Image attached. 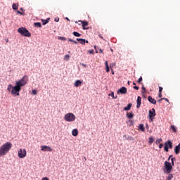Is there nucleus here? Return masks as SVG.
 I'll return each instance as SVG.
<instances>
[{
  "instance_id": "nucleus-16",
  "label": "nucleus",
  "mask_w": 180,
  "mask_h": 180,
  "mask_svg": "<svg viewBox=\"0 0 180 180\" xmlns=\"http://www.w3.org/2000/svg\"><path fill=\"white\" fill-rule=\"evenodd\" d=\"M139 129L141 130V131H146V128H144V124H140L139 126Z\"/></svg>"
},
{
  "instance_id": "nucleus-43",
  "label": "nucleus",
  "mask_w": 180,
  "mask_h": 180,
  "mask_svg": "<svg viewBox=\"0 0 180 180\" xmlns=\"http://www.w3.org/2000/svg\"><path fill=\"white\" fill-rule=\"evenodd\" d=\"M162 147H164V144L163 143H160L159 145V148H162Z\"/></svg>"
},
{
  "instance_id": "nucleus-4",
  "label": "nucleus",
  "mask_w": 180,
  "mask_h": 180,
  "mask_svg": "<svg viewBox=\"0 0 180 180\" xmlns=\"http://www.w3.org/2000/svg\"><path fill=\"white\" fill-rule=\"evenodd\" d=\"M64 120H65V122H75V115H74L71 112L65 114L64 116Z\"/></svg>"
},
{
  "instance_id": "nucleus-60",
  "label": "nucleus",
  "mask_w": 180,
  "mask_h": 180,
  "mask_svg": "<svg viewBox=\"0 0 180 180\" xmlns=\"http://www.w3.org/2000/svg\"><path fill=\"white\" fill-rule=\"evenodd\" d=\"M20 11H23V8H20Z\"/></svg>"
},
{
  "instance_id": "nucleus-52",
  "label": "nucleus",
  "mask_w": 180,
  "mask_h": 180,
  "mask_svg": "<svg viewBox=\"0 0 180 180\" xmlns=\"http://www.w3.org/2000/svg\"><path fill=\"white\" fill-rule=\"evenodd\" d=\"M58 20H60V19H58V18L55 19V22H58Z\"/></svg>"
},
{
  "instance_id": "nucleus-41",
  "label": "nucleus",
  "mask_w": 180,
  "mask_h": 180,
  "mask_svg": "<svg viewBox=\"0 0 180 180\" xmlns=\"http://www.w3.org/2000/svg\"><path fill=\"white\" fill-rule=\"evenodd\" d=\"M88 52L89 53V54H94V50L93 49L89 50Z\"/></svg>"
},
{
  "instance_id": "nucleus-38",
  "label": "nucleus",
  "mask_w": 180,
  "mask_h": 180,
  "mask_svg": "<svg viewBox=\"0 0 180 180\" xmlns=\"http://www.w3.org/2000/svg\"><path fill=\"white\" fill-rule=\"evenodd\" d=\"M115 65H116V63H115L110 64V67L111 69L113 68V67H115Z\"/></svg>"
},
{
  "instance_id": "nucleus-51",
  "label": "nucleus",
  "mask_w": 180,
  "mask_h": 180,
  "mask_svg": "<svg viewBox=\"0 0 180 180\" xmlns=\"http://www.w3.org/2000/svg\"><path fill=\"white\" fill-rule=\"evenodd\" d=\"M112 98H113V99H117V96H114Z\"/></svg>"
},
{
  "instance_id": "nucleus-55",
  "label": "nucleus",
  "mask_w": 180,
  "mask_h": 180,
  "mask_svg": "<svg viewBox=\"0 0 180 180\" xmlns=\"http://www.w3.org/2000/svg\"><path fill=\"white\" fill-rule=\"evenodd\" d=\"M83 67H86V65L82 64Z\"/></svg>"
},
{
  "instance_id": "nucleus-11",
  "label": "nucleus",
  "mask_w": 180,
  "mask_h": 180,
  "mask_svg": "<svg viewBox=\"0 0 180 180\" xmlns=\"http://www.w3.org/2000/svg\"><path fill=\"white\" fill-rule=\"evenodd\" d=\"M117 94H127V89L124 86H122V88L118 89Z\"/></svg>"
},
{
  "instance_id": "nucleus-49",
  "label": "nucleus",
  "mask_w": 180,
  "mask_h": 180,
  "mask_svg": "<svg viewBox=\"0 0 180 180\" xmlns=\"http://www.w3.org/2000/svg\"><path fill=\"white\" fill-rule=\"evenodd\" d=\"M161 101H164V98H160V100H158V102H159V103H160V102H161Z\"/></svg>"
},
{
  "instance_id": "nucleus-26",
  "label": "nucleus",
  "mask_w": 180,
  "mask_h": 180,
  "mask_svg": "<svg viewBox=\"0 0 180 180\" xmlns=\"http://www.w3.org/2000/svg\"><path fill=\"white\" fill-rule=\"evenodd\" d=\"M172 178H174V175H172V174L169 173V175L167 177L166 180H171V179H172Z\"/></svg>"
},
{
  "instance_id": "nucleus-58",
  "label": "nucleus",
  "mask_w": 180,
  "mask_h": 180,
  "mask_svg": "<svg viewBox=\"0 0 180 180\" xmlns=\"http://www.w3.org/2000/svg\"><path fill=\"white\" fill-rule=\"evenodd\" d=\"M128 85H130V81H128Z\"/></svg>"
},
{
  "instance_id": "nucleus-13",
  "label": "nucleus",
  "mask_w": 180,
  "mask_h": 180,
  "mask_svg": "<svg viewBox=\"0 0 180 180\" xmlns=\"http://www.w3.org/2000/svg\"><path fill=\"white\" fill-rule=\"evenodd\" d=\"M136 102H137L136 108H137V109H139V108H140V106H141V97L138 96Z\"/></svg>"
},
{
  "instance_id": "nucleus-42",
  "label": "nucleus",
  "mask_w": 180,
  "mask_h": 180,
  "mask_svg": "<svg viewBox=\"0 0 180 180\" xmlns=\"http://www.w3.org/2000/svg\"><path fill=\"white\" fill-rule=\"evenodd\" d=\"M109 96H112L113 98L115 96V93L112 92L110 94H109Z\"/></svg>"
},
{
  "instance_id": "nucleus-17",
  "label": "nucleus",
  "mask_w": 180,
  "mask_h": 180,
  "mask_svg": "<svg viewBox=\"0 0 180 180\" xmlns=\"http://www.w3.org/2000/svg\"><path fill=\"white\" fill-rule=\"evenodd\" d=\"M134 117V115L133 114V112L127 113V117H128V119H133Z\"/></svg>"
},
{
  "instance_id": "nucleus-3",
  "label": "nucleus",
  "mask_w": 180,
  "mask_h": 180,
  "mask_svg": "<svg viewBox=\"0 0 180 180\" xmlns=\"http://www.w3.org/2000/svg\"><path fill=\"white\" fill-rule=\"evenodd\" d=\"M18 33H20L22 36H24L25 37H30L32 36V34L29 32V30L25 27H20L18 30Z\"/></svg>"
},
{
  "instance_id": "nucleus-53",
  "label": "nucleus",
  "mask_w": 180,
  "mask_h": 180,
  "mask_svg": "<svg viewBox=\"0 0 180 180\" xmlns=\"http://www.w3.org/2000/svg\"><path fill=\"white\" fill-rule=\"evenodd\" d=\"M172 157V155H170L168 158V161H169V160H171V158Z\"/></svg>"
},
{
  "instance_id": "nucleus-22",
  "label": "nucleus",
  "mask_w": 180,
  "mask_h": 180,
  "mask_svg": "<svg viewBox=\"0 0 180 180\" xmlns=\"http://www.w3.org/2000/svg\"><path fill=\"white\" fill-rule=\"evenodd\" d=\"M77 41L80 42V44L85 45V39L81 38H77Z\"/></svg>"
},
{
  "instance_id": "nucleus-7",
  "label": "nucleus",
  "mask_w": 180,
  "mask_h": 180,
  "mask_svg": "<svg viewBox=\"0 0 180 180\" xmlns=\"http://www.w3.org/2000/svg\"><path fill=\"white\" fill-rule=\"evenodd\" d=\"M18 155L19 158H25V157H26V155H27L26 149L20 148L18 150Z\"/></svg>"
},
{
  "instance_id": "nucleus-33",
  "label": "nucleus",
  "mask_w": 180,
  "mask_h": 180,
  "mask_svg": "<svg viewBox=\"0 0 180 180\" xmlns=\"http://www.w3.org/2000/svg\"><path fill=\"white\" fill-rule=\"evenodd\" d=\"M149 143L150 144H153V143H154V139L153 137L149 138Z\"/></svg>"
},
{
  "instance_id": "nucleus-48",
  "label": "nucleus",
  "mask_w": 180,
  "mask_h": 180,
  "mask_svg": "<svg viewBox=\"0 0 180 180\" xmlns=\"http://www.w3.org/2000/svg\"><path fill=\"white\" fill-rule=\"evenodd\" d=\"M158 96H159V98H162V93H159Z\"/></svg>"
},
{
  "instance_id": "nucleus-19",
  "label": "nucleus",
  "mask_w": 180,
  "mask_h": 180,
  "mask_svg": "<svg viewBox=\"0 0 180 180\" xmlns=\"http://www.w3.org/2000/svg\"><path fill=\"white\" fill-rule=\"evenodd\" d=\"M12 8H13V9L14 11L18 10V8H19V4H13L12 5Z\"/></svg>"
},
{
  "instance_id": "nucleus-32",
  "label": "nucleus",
  "mask_w": 180,
  "mask_h": 180,
  "mask_svg": "<svg viewBox=\"0 0 180 180\" xmlns=\"http://www.w3.org/2000/svg\"><path fill=\"white\" fill-rule=\"evenodd\" d=\"M58 40H63V41H65V40H67V38L64 37H59Z\"/></svg>"
},
{
  "instance_id": "nucleus-34",
  "label": "nucleus",
  "mask_w": 180,
  "mask_h": 180,
  "mask_svg": "<svg viewBox=\"0 0 180 180\" xmlns=\"http://www.w3.org/2000/svg\"><path fill=\"white\" fill-rule=\"evenodd\" d=\"M127 140H129V141H133V140H134V138H133V136H128Z\"/></svg>"
},
{
  "instance_id": "nucleus-10",
  "label": "nucleus",
  "mask_w": 180,
  "mask_h": 180,
  "mask_svg": "<svg viewBox=\"0 0 180 180\" xmlns=\"http://www.w3.org/2000/svg\"><path fill=\"white\" fill-rule=\"evenodd\" d=\"M148 116H149V118H150L151 120H153V119L155 116V109L152 108V110H149V115Z\"/></svg>"
},
{
  "instance_id": "nucleus-14",
  "label": "nucleus",
  "mask_w": 180,
  "mask_h": 180,
  "mask_svg": "<svg viewBox=\"0 0 180 180\" xmlns=\"http://www.w3.org/2000/svg\"><path fill=\"white\" fill-rule=\"evenodd\" d=\"M74 85H75V86H76V88H78V86H81V85H82V81L76 80Z\"/></svg>"
},
{
  "instance_id": "nucleus-9",
  "label": "nucleus",
  "mask_w": 180,
  "mask_h": 180,
  "mask_svg": "<svg viewBox=\"0 0 180 180\" xmlns=\"http://www.w3.org/2000/svg\"><path fill=\"white\" fill-rule=\"evenodd\" d=\"M79 22H81L82 26V29L84 30H88V29H89V27H86V26H88V25H89L87 21L79 20Z\"/></svg>"
},
{
  "instance_id": "nucleus-2",
  "label": "nucleus",
  "mask_w": 180,
  "mask_h": 180,
  "mask_svg": "<svg viewBox=\"0 0 180 180\" xmlns=\"http://www.w3.org/2000/svg\"><path fill=\"white\" fill-rule=\"evenodd\" d=\"M13 145L11 142H6L0 147V157H4L6 155L12 148Z\"/></svg>"
},
{
  "instance_id": "nucleus-18",
  "label": "nucleus",
  "mask_w": 180,
  "mask_h": 180,
  "mask_svg": "<svg viewBox=\"0 0 180 180\" xmlns=\"http://www.w3.org/2000/svg\"><path fill=\"white\" fill-rule=\"evenodd\" d=\"M72 136H74L75 137L78 136V129H75L72 131Z\"/></svg>"
},
{
  "instance_id": "nucleus-61",
  "label": "nucleus",
  "mask_w": 180,
  "mask_h": 180,
  "mask_svg": "<svg viewBox=\"0 0 180 180\" xmlns=\"http://www.w3.org/2000/svg\"><path fill=\"white\" fill-rule=\"evenodd\" d=\"M66 20H70V19H68V18H66Z\"/></svg>"
},
{
  "instance_id": "nucleus-47",
  "label": "nucleus",
  "mask_w": 180,
  "mask_h": 180,
  "mask_svg": "<svg viewBox=\"0 0 180 180\" xmlns=\"http://www.w3.org/2000/svg\"><path fill=\"white\" fill-rule=\"evenodd\" d=\"M99 53H103V50H102V49H98Z\"/></svg>"
},
{
  "instance_id": "nucleus-64",
  "label": "nucleus",
  "mask_w": 180,
  "mask_h": 180,
  "mask_svg": "<svg viewBox=\"0 0 180 180\" xmlns=\"http://www.w3.org/2000/svg\"><path fill=\"white\" fill-rule=\"evenodd\" d=\"M167 147H169V145H167Z\"/></svg>"
},
{
  "instance_id": "nucleus-27",
  "label": "nucleus",
  "mask_w": 180,
  "mask_h": 180,
  "mask_svg": "<svg viewBox=\"0 0 180 180\" xmlns=\"http://www.w3.org/2000/svg\"><path fill=\"white\" fill-rule=\"evenodd\" d=\"M49 20H50V18H48L47 20H42V25H47V23H49Z\"/></svg>"
},
{
  "instance_id": "nucleus-50",
  "label": "nucleus",
  "mask_w": 180,
  "mask_h": 180,
  "mask_svg": "<svg viewBox=\"0 0 180 180\" xmlns=\"http://www.w3.org/2000/svg\"><path fill=\"white\" fill-rule=\"evenodd\" d=\"M94 49H96V53H98V49H96V46H94Z\"/></svg>"
},
{
  "instance_id": "nucleus-1",
  "label": "nucleus",
  "mask_w": 180,
  "mask_h": 180,
  "mask_svg": "<svg viewBox=\"0 0 180 180\" xmlns=\"http://www.w3.org/2000/svg\"><path fill=\"white\" fill-rule=\"evenodd\" d=\"M27 81H29V77L25 75L22 79L15 82V86H13L12 84H9L7 91L11 92V95L14 96H19L20 95L19 92H20L22 86H25L27 84Z\"/></svg>"
},
{
  "instance_id": "nucleus-45",
  "label": "nucleus",
  "mask_w": 180,
  "mask_h": 180,
  "mask_svg": "<svg viewBox=\"0 0 180 180\" xmlns=\"http://www.w3.org/2000/svg\"><path fill=\"white\" fill-rule=\"evenodd\" d=\"M17 13H18V15H23V13L19 11H17Z\"/></svg>"
},
{
  "instance_id": "nucleus-24",
  "label": "nucleus",
  "mask_w": 180,
  "mask_h": 180,
  "mask_svg": "<svg viewBox=\"0 0 180 180\" xmlns=\"http://www.w3.org/2000/svg\"><path fill=\"white\" fill-rule=\"evenodd\" d=\"M72 34L73 36H75V37H81V34L77 32H73Z\"/></svg>"
},
{
  "instance_id": "nucleus-15",
  "label": "nucleus",
  "mask_w": 180,
  "mask_h": 180,
  "mask_svg": "<svg viewBox=\"0 0 180 180\" xmlns=\"http://www.w3.org/2000/svg\"><path fill=\"white\" fill-rule=\"evenodd\" d=\"M175 154H179L180 153V143L174 148Z\"/></svg>"
},
{
  "instance_id": "nucleus-59",
  "label": "nucleus",
  "mask_w": 180,
  "mask_h": 180,
  "mask_svg": "<svg viewBox=\"0 0 180 180\" xmlns=\"http://www.w3.org/2000/svg\"><path fill=\"white\" fill-rule=\"evenodd\" d=\"M123 137H124V138H126V137H127V136H126V135H124V136H123Z\"/></svg>"
},
{
  "instance_id": "nucleus-57",
  "label": "nucleus",
  "mask_w": 180,
  "mask_h": 180,
  "mask_svg": "<svg viewBox=\"0 0 180 180\" xmlns=\"http://www.w3.org/2000/svg\"><path fill=\"white\" fill-rule=\"evenodd\" d=\"M112 74H115V72H113V70L112 69Z\"/></svg>"
},
{
  "instance_id": "nucleus-5",
  "label": "nucleus",
  "mask_w": 180,
  "mask_h": 180,
  "mask_svg": "<svg viewBox=\"0 0 180 180\" xmlns=\"http://www.w3.org/2000/svg\"><path fill=\"white\" fill-rule=\"evenodd\" d=\"M171 171H172V165L168 161H165V162L164 172L165 174H171Z\"/></svg>"
},
{
  "instance_id": "nucleus-28",
  "label": "nucleus",
  "mask_w": 180,
  "mask_h": 180,
  "mask_svg": "<svg viewBox=\"0 0 180 180\" xmlns=\"http://www.w3.org/2000/svg\"><path fill=\"white\" fill-rule=\"evenodd\" d=\"M171 129H172L174 133H176V128L175 127V125H172Z\"/></svg>"
},
{
  "instance_id": "nucleus-21",
  "label": "nucleus",
  "mask_w": 180,
  "mask_h": 180,
  "mask_svg": "<svg viewBox=\"0 0 180 180\" xmlns=\"http://www.w3.org/2000/svg\"><path fill=\"white\" fill-rule=\"evenodd\" d=\"M127 124L130 127L131 126H133V124H134V121H133V120H129L127 121Z\"/></svg>"
},
{
  "instance_id": "nucleus-23",
  "label": "nucleus",
  "mask_w": 180,
  "mask_h": 180,
  "mask_svg": "<svg viewBox=\"0 0 180 180\" xmlns=\"http://www.w3.org/2000/svg\"><path fill=\"white\" fill-rule=\"evenodd\" d=\"M131 109V103H129L127 107L124 108V110H130Z\"/></svg>"
},
{
  "instance_id": "nucleus-46",
  "label": "nucleus",
  "mask_w": 180,
  "mask_h": 180,
  "mask_svg": "<svg viewBox=\"0 0 180 180\" xmlns=\"http://www.w3.org/2000/svg\"><path fill=\"white\" fill-rule=\"evenodd\" d=\"M134 89H136V91H139V86H134Z\"/></svg>"
},
{
  "instance_id": "nucleus-36",
  "label": "nucleus",
  "mask_w": 180,
  "mask_h": 180,
  "mask_svg": "<svg viewBox=\"0 0 180 180\" xmlns=\"http://www.w3.org/2000/svg\"><path fill=\"white\" fill-rule=\"evenodd\" d=\"M175 158H172V159H171V161H172V165L174 167V161H175Z\"/></svg>"
},
{
  "instance_id": "nucleus-30",
  "label": "nucleus",
  "mask_w": 180,
  "mask_h": 180,
  "mask_svg": "<svg viewBox=\"0 0 180 180\" xmlns=\"http://www.w3.org/2000/svg\"><path fill=\"white\" fill-rule=\"evenodd\" d=\"M64 60L65 61H68V60H70V55H65L64 56Z\"/></svg>"
},
{
  "instance_id": "nucleus-54",
  "label": "nucleus",
  "mask_w": 180,
  "mask_h": 180,
  "mask_svg": "<svg viewBox=\"0 0 180 180\" xmlns=\"http://www.w3.org/2000/svg\"><path fill=\"white\" fill-rule=\"evenodd\" d=\"M99 37H100L101 39H103V37H102V35H101V34H99Z\"/></svg>"
},
{
  "instance_id": "nucleus-25",
  "label": "nucleus",
  "mask_w": 180,
  "mask_h": 180,
  "mask_svg": "<svg viewBox=\"0 0 180 180\" xmlns=\"http://www.w3.org/2000/svg\"><path fill=\"white\" fill-rule=\"evenodd\" d=\"M34 26L35 27H41V23H40V22H34Z\"/></svg>"
},
{
  "instance_id": "nucleus-40",
  "label": "nucleus",
  "mask_w": 180,
  "mask_h": 180,
  "mask_svg": "<svg viewBox=\"0 0 180 180\" xmlns=\"http://www.w3.org/2000/svg\"><path fill=\"white\" fill-rule=\"evenodd\" d=\"M162 86H159V93L162 94Z\"/></svg>"
},
{
  "instance_id": "nucleus-6",
  "label": "nucleus",
  "mask_w": 180,
  "mask_h": 180,
  "mask_svg": "<svg viewBox=\"0 0 180 180\" xmlns=\"http://www.w3.org/2000/svg\"><path fill=\"white\" fill-rule=\"evenodd\" d=\"M169 148H172V142L168 140L165 143V151H166V153H168V151H169Z\"/></svg>"
},
{
  "instance_id": "nucleus-29",
  "label": "nucleus",
  "mask_w": 180,
  "mask_h": 180,
  "mask_svg": "<svg viewBox=\"0 0 180 180\" xmlns=\"http://www.w3.org/2000/svg\"><path fill=\"white\" fill-rule=\"evenodd\" d=\"M68 41H72V43H75V44H78V41L73 40L71 38L68 39Z\"/></svg>"
},
{
  "instance_id": "nucleus-37",
  "label": "nucleus",
  "mask_w": 180,
  "mask_h": 180,
  "mask_svg": "<svg viewBox=\"0 0 180 180\" xmlns=\"http://www.w3.org/2000/svg\"><path fill=\"white\" fill-rule=\"evenodd\" d=\"M32 95H37V91L32 90Z\"/></svg>"
},
{
  "instance_id": "nucleus-20",
  "label": "nucleus",
  "mask_w": 180,
  "mask_h": 180,
  "mask_svg": "<svg viewBox=\"0 0 180 180\" xmlns=\"http://www.w3.org/2000/svg\"><path fill=\"white\" fill-rule=\"evenodd\" d=\"M105 71L106 72H109L110 71V69L109 68V64L108 63V60L105 61Z\"/></svg>"
},
{
  "instance_id": "nucleus-63",
  "label": "nucleus",
  "mask_w": 180,
  "mask_h": 180,
  "mask_svg": "<svg viewBox=\"0 0 180 180\" xmlns=\"http://www.w3.org/2000/svg\"><path fill=\"white\" fill-rule=\"evenodd\" d=\"M133 85H136V82H134V83H133Z\"/></svg>"
},
{
  "instance_id": "nucleus-39",
  "label": "nucleus",
  "mask_w": 180,
  "mask_h": 180,
  "mask_svg": "<svg viewBox=\"0 0 180 180\" xmlns=\"http://www.w3.org/2000/svg\"><path fill=\"white\" fill-rule=\"evenodd\" d=\"M141 81H143V77H140V78L138 79V84H140V82H141Z\"/></svg>"
},
{
  "instance_id": "nucleus-44",
  "label": "nucleus",
  "mask_w": 180,
  "mask_h": 180,
  "mask_svg": "<svg viewBox=\"0 0 180 180\" xmlns=\"http://www.w3.org/2000/svg\"><path fill=\"white\" fill-rule=\"evenodd\" d=\"M163 101H165L166 102H169V100L167 98H163Z\"/></svg>"
},
{
  "instance_id": "nucleus-12",
  "label": "nucleus",
  "mask_w": 180,
  "mask_h": 180,
  "mask_svg": "<svg viewBox=\"0 0 180 180\" xmlns=\"http://www.w3.org/2000/svg\"><path fill=\"white\" fill-rule=\"evenodd\" d=\"M148 100L153 105H155V103H157V101L155 99L153 98V97H151L150 96H148Z\"/></svg>"
},
{
  "instance_id": "nucleus-31",
  "label": "nucleus",
  "mask_w": 180,
  "mask_h": 180,
  "mask_svg": "<svg viewBox=\"0 0 180 180\" xmlns=\"http://www.w3.org/2000/svg\"><path fill=\"white\" fill-rule=\"evenodd\" d=\"M161 141H162V139H158L155 141L156 144L158 145L160 144V143H161Z\"/></svg>"
},
{
  "instance_id": "nucleus-35",
  "label": "nucleus",
  "mask_w": 180,
  "mask_h": 180,
  "mask_svg": "<svg viewBox=\"0 0 180 180\" xmlns=\"http://www.w3.org/2000/svg\"><path fill=\"white\" fill-rule=\"evenodd\" d=\"M142 94H146V87H144V86H142Z\"/></svg>"
},
{
  "instance_id": "nucleus-56",
  "label": "nucleus",
  "mask_w": 180,
  "mask_h": 180,
  "mask_svg": "<svg viewBox=\"0 0 180 180\" xmlns=\"http://www.w3.org/2000/svg\"><path fill=\"white\" fill-rule=\"evenodd\" d=\"M6 43H8V41H9V39H6Z\"/></svg>"
},
{
  "instance_id": "nucleus-8",
  "label": "nucleus",
  "mask_w": 180,
  "mask_h": 180,
  "mask_svg": "<svg viewBox=\"0 0 180 180\" xmlns=\"http://www.w3.org/2000/svg\"><path fill=\"white\" fill-rule=\"evenodd\" d=\"M41 151H44V152L51 153V151H53V148H51L50 146H41Z\"/></svg>"
},
{
  "instance_id": "nucleus-62",
  "label": "nucleus",
  "mask_w": 180,
  "mask_h": 180,
  "mask_svg": "<svg viewBox=\"0 0 180 180\" xmlns=\"http://www.w3.org/2000/svg\"><path fill=\"white\" fill-rule=\"evenodd\" d=\"M85 43H89V41L85 40Z\"/></svg>"
}]
</instances>
